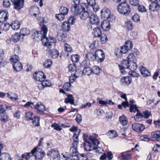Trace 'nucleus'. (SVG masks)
Here are the masks:
<instances>
[{
	"label": "nucleus",
	"mask_w": 160,
	"mask_h": 160,
	"mask_svg": "<svg viewBox=\"0 0 160 160\" xmlns=\"http://www.w3.org/2000/svg\"><path fill=\"white\" fill-rule=\"evenodd\" d=\"M130 111L131 112H137L136 115L134 116V118L135 120L137 121L138 119L140 118L144 117L145 118H148L151 115V112L148 111H146L142 113H141L138 109L136 105H130Z\"/></svg>",
	"instance_id": "nucleus-2"
},
{
	"label": "nucleus",
	"mask_w": 160,
	"mask_h": 160,
	"mask_svg": "<svg viewBox=\"0 0 160 160\" xmlns=\"http://www.w3.org/2000/svg\"><path fill=\"white\" fill-rule=\"evenodd\" d=\"M132 81V78L130 77H123L121 78L120 83L123 85L128 86L131 83Z\"/></svg>",
	"instance_id": "nucleus-14"
},
{
	"label": "nucleus",
	"mask_w": 160,
	"mask_h": 160,
	"mask_svg": "<svg viewBox=\"0 0 160 160\" xmlns=\"http://www.w3.org/2000/svg\"><path fill=\"white\" fill-rule=\"evenodd\" d=\"M80 18L82 20H86L89 16L88 12L86 11H81L79 13Z\"/></svg>",
	"instance_id": "nucleus-28"
},
{
	"label": "nucleus",
	"mask_w": 160,
	"mask_h": 160,
	"mask_svg": "<svg viewBox=\"0 0 160 160\" xmlns=\"http://www.w3.org/2000/svg\"><path fill=\"white\" fill-rule=\"evenodd\" d=\"M127 49L129 50L131 49L132 47V44L131 41H127L125 43V45H124Z\"/></svg>",
	"instance_id": "nucleus-58"
},
{
	"label": "nucleus",
	"mask_w": 160,
	"mask_h": 160,
	"mask_svg": "<svg viewBox=\"0 0 160 160\" xmlns=\"http://www.w3.org/2000/svg\"><path fill=\"white\" fill-rule=\"evenodd\" d=\"M3 146H0V159L1 160H11L10 155L7 153H1V150L2 149Z\"/></svg>",
	"instance_id": "nucleus-21"
},
{
	"label": "nucleus",
	"mask_w": 160,
	"mask_h": 160,
	"mask_svg": "<svg viewBox=\"0 0 160 160\" xmlns=\"http://www.w3.org/2000/svg\"><path fill=\"white\" fill-rule=\"evenodd\" d=\"M115 53L118 58L121 57L123 54L121 49L118 48L115 49Z\"/></svg>",
	"instance_id": "nucleus-49"
},
{
	"label": "nucleus",
	"mask_w": 160,
	"mask_h": 160,
	"mask_svg": "<svg viewBox=\"0 0 160 160\" xmlns=\"http://www.w3.org/2000/svg\"><path fill=\"white\" fill-rule=\"evenodd\" d=\"M87 58H92L96 60L98 62H102L105 59L104 53L103 51L101 50H98L95 52V54L92 52H89L86 55Z\"/></svg>",
	"instance_id": "nucleus-3"
},
{
	"label": "nucleus",
	"mask_w": 160,
	"mask_h": 160,
	"mask_svg": "<svg viewBox=\"0 0 160 160\" xmlns=\"http://www.w3.org/2000/svg\"><path fill=\"white\" fill-rule=\"evenodd\" d=\"M89 20L91 24L96 25H98L99 22L98 17L94 14H92L90 16Z\"/></svg>",
	"instance_id": "nucleus-18"
},
{
	"label": "nucleus",
	"mask_w": 160,
	"mask_h": 160,
	"mask_svg": "<svg viewBox=\"0 0 160 160\" xmlns=\"http://www.w3.org/2000/svg\"><path fill=\"white\" fill-rule=\"evenodd\" d=\"M21 37V36L19 33H16L12 35L11 39L13 42H16L20 40Z\"/></svg>",
	"instance_id": "nucleus-35"
},
{
	"label": "nucleus",
	"mask_w": 160,
	"mask_h": 160,
	"mask_svg": "<svg viewBox=\"0 0 160 160\" xmlns=\"http://www.w3.org/2000/svg\"><path fill=\"white\" fill-rule=\"evenodd\" d=\"M77 142L72 143V146L71 147L69 152L71 155L73 157H77L78 154V145H77Z\"/></svg>",
	"instance_id": "nucleus-9"
},
{
	"label": "nucleus",
	"mask_w": 160,
	"mask_h": 160,
	"mask_svg": "<svg viewBox=\"0 0 160 160\" xmlns=\"http://www.w3.org/2000/svg\"><path fill=\"white\" fill-rule=\"evenodd\" d=\"M101 26L102 29L106 31L109 30L110 27V22L108 20H104L102 22Z\"/></svg>",
	"instance_id": "nucleus-24"
},
{
	"label": "nucleus",
	"mask_w": 160,
	"mask_h": 160,
	"mask_svg": "<svg viewBox=\"0 0 160 160\" xmlns=\"http://www.w3.org/2000/svg\"><path fill=\"white\" fill-rule=\"evenodd\" d=\"M51 127L53 128L55 130L58 131H60L62 129V128L60 126H59L58 124L56 123H53L51 125Z\"/></svg>",
	"instance_id": "nucleus-60"
},
{
	"label": "nucleus",
	"mask_w": 160,
	"mask_h": 160,
	"mask_svg": "<svg viewBox=\"0 0 160 160\" xmlns=\"http://www.w3.org/2000/svg\"><path fill=\"white\" fill-rule=\"evenodd\" d=\"M85 142L84 144V149L87 151H90L93 150L94 149V147H96V145L95 146L93 145L92 143H91L90 142L87 140H84Z\"/></svg>",
	"instance_id": "nucleus-15"
},
{
	"label": "nucleus",
	"mask_w": 160,
	"mask_h": 160,
	"mask_svg": "<svg viewBox=\"0 0 160 160\" xmlns=\"http://www.w3.org/2000/svg\"><path fill=\"white\" fill-rule=\"evenodd\" d=\"M62 28L66 31H69L70 29V27L69 23L67 22H64L62 25Z\"/></svg>",
	"instance_id": "nucleus-46"
},
{
	"label": "nucleus",
	"mask_w": 160,
	"mask_h": 160,
	"mask_svg": "<svg viewBox=\"0 0 160 160\" xmlns=\"http://www.w3.org/2000/svg\"><path fill=\"white\" fill-rule=\"evenodd\" d=\"M34 108L38 114L41 115L44 114V112L45 110V107L42 103L38 102L34 106Z\"/></svg>",
	"instance_id": "nucleus-8"
},
{
	"label": "nucleus",
	"mask_w": 160,
	"mask_h": 160,
	"mask_svg": "<svg viewBox=\"0 0 160 160\" xmlns=\"http://www.w3.org/2000/svg\"><path fill=\"white\" fill-rule=\"evenodd\" d=\"M122 160H130L131 158V154L126 152H122L120 154Z\"/></svg>",
	"instance_id": "nucleus-34"
},
{
	"label": "nucleus",
	"mask_w": 160,
	"mask_h": 160,
	"mask_svg": "<svg viewBox=\"0 0 160 160\" xmlns=\"http://www.w3.org/2000/svg\"><path fill=\"white\" fill-rule=\"evenodd\" d=\"M92 72V69L90 67H88L84 68L83 71V73L85 75H90Z\"/></svg>",
	"instance_id": "nucleus-44"
},
{
	"label": "nucleus",
	"mask_w": 160,
	"mask_h": 160,
	"mask_svg": "<svg viewBox=\"0 0 160 160\" xmlns=\"http://www.w3.org/2000/svg\"><path fill=\"white\" fill-rule=\"evenodd\" d=\"M8 97L13 101H16L18 99V96L14 93L10 92L7 93Z\"/></svg>",
	"instance_id": "nucleus-36"
},
{
	"label": "nucleus",
	"mask_w": 160,
	"mask_h": 160,
	"mask_svg": "<svg viewBox=\"0 0 160 160\" xmlns=\"http://www.w3.org/2000/svg\"><path fill=\"white\" fill-rule=\"evenodd\" d=\"M13 67L14 70L17 72L20 71L22 69L21 63L20 62L13 63Z\"/></svg>",
	"instance_id": "nucleus-33"
},
{
	"label": "nucleus",
	"mask_w": 160,
	"mask_h": 160,
	"mask_svg": "<svg viewBox=\"0 0 160 160\" xmlns=\"http://www.w3.org/2000/svg\"><path fill=\"white\" fill-rule=\"evenodd\" d=\"M11 2L13 5L14 8L19 10L23 7L24 0H11Z\"/></svg>",
	"instance_id": "nucleus-7"
},
{
	"label": "nucleus",
	"mask_w": 160,
	"mask_h": 160,
	"mask_svg": "<svg viewBox=\"0 0 160 160\" xmlns=\"http://www.w3.org/2000/svg\"><path fill=\"white\" fill-rule=\"evenodd\" d=\"M29 30L28 29L25 28H22L21 29L20 32L19 33L21 36L22 35L23 36H27L29 35Z\"/></svg>",
	"instance_id": "nucleus-38"
},
{
	"label": "nucleus",
	"mask_w": 160,
	"mask_h": 160,
	"mask_svg": "<svg viewBox=\"0 0 160 160\" xmlns=\"http://www.w3.org/2000/svg\"><path fill=\"white\" fill-rule=\"evenodd\" d=\"M87 3L90 6H92L93 10L97 11L99 8L98 5L96 3L95 0H87Z\"/></svg>",
	"instance_id": "nucleus-23"
},
{
	"label": "nucleus",
	"mask_w": 160,
	"mask_h": 160,
	"mask_svg": "<svg viewBox=\"0 0 160 160\" xmlns=\"http://www.w3.org/2000/svg\"><path fill=\"white\" fill-rule=\"evenodd\" d=\"M0 120L3 123H5L8 120V117L5 112H0Z\"/></svg>",
	"instance_id": "nucleus-32"
},
{
	"label": "nucleus",
	"mask_w": 160,
	"mask_h": 160,
	"mask_svg": "<svg viewBox=\"0 0 160 160\" xmlns=\"http://www.w3.org/2000/svg\"><path fill=\"white\" fill-rule=\"evenodd\" d=\"M99 42L97 40L93 41L89 46V48L92 49L98 48L99 46Z\"/></svg>",
	"instance_id": "nucleus-47"
},
{
	"label": "nucleus",
	"mask_w": 160,
	"mask_h": 160,
	"mask_svg": "<svg viewBox=\"0 0 160 160\" xmlns=\"http://www.w3.org/2000/svg\"><path fill=\"white\" fill-rule=\"evenodd\" d=\"M33 114L32 112H27L25 114L26 118L28 120H31L32 119V115Z\"/></svg>",
	"instance_id": "nucleus-55"
},
{
	"label": "nucleus",
	"mask_w": 160,
	"mask_h": 160,
	"mask_svg": "<svg viewBox=\"0 0 160 160\" xmlns=\"http://www.w3.org/2000/svg\"><path fill=\"white\" fill-rule=\"evenodd\" d=\"M31 154H32V151L31 152L29 153H25L22 155L21 159L23 160H28V158H29V155Z\"/></svg>",
	"instance_id": "nucleus-52"
},
{
	"label": "nucleus",
	"mask_w": 160,
	"mask_h": 160,
	"mask_svg": "<svg viewBox=\"0 0 160 160\" xmlns=\"http://www.w3.org/2000/svg\"><path fill=\"white\" fill-rule=\"evenodd\" d=\"M68 12V9L65 7H61L60 9V12L64 15H67Z\"/></svg>",
	"instance_id": "nucleus-48"
},
{
	"label": "nucleus",
	"mask_w": 160,
	"mask_h": 160,
	"mask_svg": "<svg viewBox=\"0 0 160 160\" xmlns=\"http://www.w3.org/2000/svg\"><path fill=\"white\" fill-rule=\"evenodd\" d=\"M135 56L133 53H131L128 55L127 58L128 61H133L135 60Z\"/></svg>",
	"instance_id": "nucleus-59"
},
{
	"label": "nucleus",
	"mask_w": 160,
	"mask_h": 160,
	"mask_svg": "<svg viewBox=\"0 0 160 160\" xmlns=\"http://www.w3.org/2000/svg\"><path fill=\"white\" fill-rule=\"evenodd\" d=\"M71 59L72 62H77L79 59V56L77 54L73 55L71 56Z\"/></svg>",
	"instance_id": "nucleus-51"
},
{
	"label": "nucleus",
	"mask_w": 160,
	"mask_h": 160,
	"mask_svg": "<svg viewBox=\"0 0 160 160\" xmlns=\"http://www.w3.org/2000/svg\"><path fill=\"white\" fill-rule=\"evenodd\" d=\"M33 124L35 126H38L39 125V117L38 116H34L32 120Z\"/></svg>",
	"instance_id": "nucleus-40"
},
{
	"label": "nucleus",
	"mask_w": 160,
	"mask_h": 160,
	"mask_svg": "<svg viewBox=\"0 0 160 160\" xmlns=\"http://www.w3.org/2000/svg\"><path fill=\"white\" fill-rule=\"evenodd\" d=\"M48 28L45 25H43L40 32L36 31L34 32L32 36L34 39L38 38V40H41L43 45L48 48V51L54 46L56 42V39L54 37H49L46 38Z\"/></svg>",
	"instance_id": "nucleus-1"
},
{
	"label": "nucleus",
	"mask_w": 160,
	"mask_h": 160,
	"mask_svg": "<svg viewBox=\"0 0 160 160\" xmlns=\"http://www.w3.org/2000/svg\"><path fill=\"white\" fill-rule=\"evenodd\" d=\"M119 121L123 125L125 126L128 123V120L127 118L124 115H122L120 117Z\"/></svg>",
	"instance_id": "nucleus-42"
},
{
	"label": "nucleus",
	"mask_w": 160,
	"mask_h": 160,
	"mask_svg": "<svg viewBox=\"0 0 160 160\" xmlns=\"http://www.w3.org/2000/svg\"><path fill=\"white\" fill-rule=\"evenodd\" d=\"M122 66L126 69H130L131 71L134 70L137 68L136 63L134 61H128L126 60L122 61Z\"/></svg>",
	"instance_id": "nucleus-6"
},
{
	"label": "nucleus",
	"mask_w": 160,
	"mask_h": 160,
	"mask_svg": "<svg viewBox=\"0 0 160 160\" xmlns=\"http://www.w3.org/2000/svg\"><path fill=\"white\" fill-rule=\"evenodd\" d=\"M79 160H88V158L87 156L83 154H81L78 157Z\"/></svg>",
	"instance_id": "nucleus-64"
},
{
	"label": "nucleus",
	"mask_w": 160,
	"mask_h": 160,
	"mask_svg": "<svg viewBox=\"0 0 160 160\" xmlns=\"http://www.w3.org/2000/svg\"><path fill=\"white\" fill-rule=\"evenodd\" d=\"M4 52L3 49H0V66H4L7 64L6 61L3 59Z\"/></svg>",
	"instance_id": "nucleus-27"
},
{
	"label": "nucleus",
	"mask_w": 160,
	"mask_h": 160,
	"mask_svg": "<svg viewBox=\"0 0 160 160\" xmlns=\"http://www.w3.org/2000/svg\"><path fill=\"white\" fill-rule=\"evenodd\" d=\"M50 54L52 58H55L58 57L59 52L56 50L53 49L51 51L50 50Z\"/></svg>",
	"instance_id": "nucleus-39"
},
{
	"label": "nucleus",
	"mask_w": 160,
	"mask_h": 160,
	"mask_svg": "<svg viewBox=\"0 0 160 160\" xmlns=\"http://www.w3.org/2000/svg\"><path fill=\"white\" fill-rule=\"evenodd\" d=\"M9 16L8 12L6 11L0 10V22H3L6 21Z\"/></svg>",
	"instance_id": "nucleus-16"
},
{
	"label": "nucleus",
	"mask_w": 160,
	"mask_h": 160,
	"mask_svg": "<svg viewBox=\"0 0 160 160\" xmlns=\"http://www.w3.org/2000/svg\"><path fill=\"white\" fill-rule=\"evenodd\" d=\"M140 72L141 74L144 77L150 76L151 73L144 67L141 66L140 68Z\"/></svg>",
	"instance_id": "nucleus-30"
},
{
	"label": "nucleus",
	"mask_w": 160,
	"mask_h": 160,
	"mask_svg": "<svg viewBox=\"0 0 160 160\" xmlns=\"http://www.w3.org/2000/svg\"><path fill=\"white\" fill-rule=\"evenodd\" d=\"M71 11L74 15H77L81 11L80 5L73 4L71 7Z\"/></svg>",
	"instance_id": "nucleus-17"
},
{
	"label": "nucleus",
	"mask_w": 160,
	"mask_h": 160,
	"mask_svg": "<svg viewBox=\"0 0 160 160\" xmlns=\"http://www.w3.org/2000/svg\"><path fill=\"white\" fill-rule=\"evenodd\" d=\"M9 26L11 27L14 30H17L20 27V24L18 21L13 22L10 24H8V27Z\"/></svg>",
	"instance_id": "nucleus-31"
},
{
	"label": "nucleus",
	"mask_w": 160,
	"mask_h": 160,
	"mask_svg": "<svg viewBox=\"0 0 160 160\" xmlns=\"http://www.w3.org/2000/svg\"><path fill=\"white\" fill-rule=\"evenodd\" d=\"M66 95L67 98L65 99V103L66 104L69 103L71 104H73L74 103L73 97L71 94H67Z\"/></svg>",
	"instance_id": "nucleus-29"
},
{
	"label": "nucleus",
	"mask_w": 160,
	"mask_h": 160,
	"mask_svg": "<svg viewBox=\"0 0 160 160\" xmlns=\"http://www.w3.org/2000/svg\"><path fill=\"white\" fill-rule=\"evenodd\" d=\"M117 10L118 12L123 15L129 14L131 11L129 6L125 2H121L118 5Z\"/></svg>",
	"instance_id": "nucleus-5"
},
{
	"label": "nucleus",
	"mask_w": 160,
	"mask_h": 160,
	"mask_svg": "<svg viewBox=\"0 0 160 160\" xmlns=\"http://www.w3.org/2000/svg\"><path fill=\"white\" fill-rule=\"evenodd\" d=\"M100 70V68L98 66H95L92 69V72L95 74L98 75L99 74Z\"/></svg>",
	"instance_id": "nucleus-54"
},
{
	"label": "nucleus",
	"mask_w": 160,
	"mask_h": 160,
	"mask_svg": "<svg viewBox=\"0 0 160 160\" xmlns=\"http://www.w3.org/2000/svg\"><path fill=\"white\" fill-rule=\"evenodd\" d=\"M101 40L102 43H105L107 41L108 38L106 34L102 33L100 36Z\"/></svg>",
	"instance_id": "nucleus-57"
},
{
	"label": "nucleus",
	"mask_w": 160,
	"mask_h": 160,
	"mask_svg": "<svg viewBox=\"0 0 160 160\" xmlns=\"http://www.w3.org/2000/svg\"><path fill=\"white\" fill-rule=\"evenodd\" d=\"M62 155L64 158L63 160H68L71 156L70 154H69L67 152L62 153Z\"/></svg>",
	"instance_id": "nucleus-61"
},
{
	"label": "nucleus",
	"mask_w": 160,
	"mask_h": 160,
	"mask_svg": "<svg viewBox=\"0 0 160 160\" xmlns=\"http://www.w3.org/2000/svg\"><path fill=\"white\" fill-rule=\"evenodd\" d=\"M41 84L43 87L42 88H43L44 87H49L51 85V83L48 80H43L41 82Z\"/></svg>",
	"instance_id": "nucleus-50"
},
{
	"label": "nucleus",
	"mask_w": 160,
	"mask_h": 160,
	"mask_svg": "<svg viewBox=\"0 0 160 160\" xmlns=\"http://www.w3.org/2000/svg\"><path fill=\"white\" fill-rule=\"evenodd\" d=\"M152 138H155L158 141H160V131H157L151 133Z\"/></svg>",
	"instance_id": "nucleus-37"
},
{
	"label": "nucleus",
	"mask_w": 160,
	"mask_h": 160,
	"mask_svg": "<svg viewBox=\"0 0 160 160\" xmlns=\"http://www.w3.org/2000/svg\"><path fill=\"white\" fill-rule=\"evenodd\" d=\"M160 7V4L156 2L155 0L149 5V9L151 11L154 12L158 10Z\"/></svg>",
	"instance_id": "nucleus-22"
},
{
	"label": "nucleus",
	"mask_w": 160,
	"mask_h": 160,
	"mask_svg": "<svg viewBox=\"0 0 160 160\" xmlns=\"http://www.w3.org/2000/svg\"><path fill=\"white\" fill-rule=\"evenodd\" d=\"M34 79L37 81H39L41 82L44 80L46 78V76L41 71H39L38 72H35L33 75Z\"/></svg>",
	"instance_id": "nucleus-11"
},
{
	"label": "nucleus",
	"mask_w": 160,
	"mask_h": 160,
	"mask_svg": "<svg viewBox=\"0 0 160 160\" xmlns=\"http://www.w3.org/2000/svg\"><path fill=\"white\" fill-rule=\"evenodd\" d=\"M19 57L17 55H14L12 57L10 58V61L12 62L13 63H16V62H18Z\"/></svg>",
	"instance_id": "nucleus-56"
},
{
	"label": "nucleus",
	"mask_w": 160,
	"mask_h": 160,
	"mask_svg": "<svg viewBox=\"0 0 160 160\" xmlns=\"http://www.w3.org/2000/svg\"><path fill=\"white\" fill-rule=\"evenodd\" d=\"M77 131H78V132H77V133L75 132L74 133L73 136V141L72 143H74L75 142H77V145H78V137L79 135V134L81 130L80 129H78L77 130Z\"/></svg>",
	"instance_id": "nucleus-43"
},
{
	"label": "nucleus",
	"mask_w": 160,
	"mask_h": 160,
	"mask_svg": "<svg viewBox=\"0 0 160 160\" xmlns=\"http://www.w3.org/2000/svg\"><path fill=\"white\" fill-rule=\"evenodd\" d=\"M124 26L127 29L130 30L132 29L133 27V24L130 21H128L125 22Z\"/></svg>",
	"instance_id": "nucleus-45"
},
{
	"label": "nucleus",
	"mask_w": 160,
	"mask_h": 160,
	"mask_svg": "<svg viewBox=\"0 0 160 160\" xmlns=\"http://www.w3.org/2000/svg\"><path fill=\"white\" fill-rule=\"evenodd\" d=\"M47 155L48 156L52 157L53 159H55L58 158L59 153L57 149H52L49 151Z\"/></svg>",
	"instance_id": "nucleus-19"
},
{
	"label": "nucleus",
	"mask_w": 160,
	"mask_h": 160,
	"mask_svg": "<svg viewBox=\"0 0 160 160\" xmlns=\"http://www.w3.org/2000/svg\"><path fill=\"white\" fill-rule=\"evenodd\" d=\"M52 64L51 60L48 59L45 61L43 63V66L46 68H48L51 67Z\"/></svg>",
	"instance_id": "nucleus-53"
},
{
	"label": "nucleus",
	"mask_w": 160,
	"mask_h": 160,
	"mask_svg": "<svg viewBox=\"0 0 160 160\" xmlns=\"http://www.w3.org/2000/svg\"><path fill=\"white\" fill-rule=\"evenodd\" d=\"M108 136L110 138H113L118 136L117 132L114 130L109 131L108 133Z\"/></svg>",
	"instance_id": "nucleus-41"
},
{
	"label": "nucleus",
	"mask_w": 160,
	"mask_h": 160,
	"mask_svg": "<svg viewBox=\"0 0 160 160\" xmlns=\"http://www.w3.org/2000/svg\"><path fill=\"white\" fill-rule=\"evenodd\" d=\"M132 129L137 132L143 131L145 129V126L143 124L138 123H134L132 124Z\"/></svg>",
	"instance_id": "nucleus-12"
},
{
	"label": "nucleus",
	"mask_w": 160,
	"mask_h": 160,
	"mask_svg": "<svg viewBox=\"0 0 160 160\" xmlns=\"http://www.w3.org/2000/svg\"><path fill=\"white\" fill-rule=\"evenodd\" d=\"M68 69L70 72H74L76 71V66L75 64H70L68 66Z\"/></svg>",
	"instance_id": "nucleus-63"
},
{
	"label": "nucleus",
	"mask_w": 160,
	"mask_h": 160,
	"mask_svg": "<svg viewBox=\"0 0 160 160\" xmlns=\"http://www.w3.org/2000/svg\"><path fill=\"white\" fill-rule=\"evenodd\" d=\"M57 37L59 41L64 42L66 38V34L63 30H60L58 32Z\"/></svg>",
	"instance_id": "nucleus-20"
},
{
	"label": "nucleus",
	"mask_w": 160,
	"mask_h": 160,
	"mask_svg": "<svg viewBox=\"0 0 160 160\" xmlns=\"http://www.w3.org/2000/svg\"><path fill=\"white\" fill-rule=\"evenodd\" d=\"M92 32L93 35L95 37H99L102 34L101 29L98 28H93Z\"/></svg>",
	"instance_id": "nucleus-26"
},
{
	"label": "nucleus",
	"mask_w": 160,
	"mask_h": 160,
	"mask_svg": "<svg viewBox=\"0 0 160 160\" xmlns=\"http://www.w3.org/2000/svg\"><path fill=\"white\" fill-rule=\"evenodd\" d=\"M32 154H35L36 155H38L39 154L40 155V158H42L46 155L45 152L42 150L38 148V147H36L32 150ZM39 159L40 157L38 158Z\"/></svg>",
	"instance_id": "nucleus-13"
},
{
	"label": "nucleus",
	"mask_w": 160,
	"mask_h": 160,
	"mask_svg": "<svg viewBox=\"0 0 160 160\" xmlns=\"http://www.w3.org/2000/svg\"><path fill=\"white\" fill-rule=\"evenodd\" d=\"M102 18L105 19H108L111 16V12L110 10L106 8H103L101 11Z\"/></svg>",
	"instance_id": "nucleus-10"
},
{
	"label": "nucleus",
	"mask_w": 160,
	"mask_h": 160,
	"mask_svg": "<svg viewBox=\"0 0 160 160\" xmlns=\"http://www.w3.org/2000/svg\"><path fill=\"white\" fill-rule=\"evenodd\" d=\"M98 135L95 134H93L92 135L90 136L89 137V139L93 144V145H96V147H95L93 150H96V153H102L104 152L103 150L99 147L98 145L99 144V141L97 138Z\"/></svg>",
	"instance_id": "nucleus-4"
},
{
	"label": "nucleus",
	"mask_w": 160,
	"mask_h": 160,
	"mask_svg": "<svg viewBox=\"0 0 160 160\" xmlns=\"http://www.w3.org/2000/svg\"><path fill=\"white\" fill-rule=\"evenodd\" d=\"M30 14L34 17H36L39 13V8L37 6H32L29 9Z\"/></svg>",
	"instance_id": "nucleus-25"
},
{
	"label": "nucleus",
	"mask_w": 160,
	"mask_h": 160,
	"mask_svg": "<svg viewBox=\"0 0 160 160\" xmlns=\"http://www.w3.org/2000/svg\"><path fill=\"white\" fill-rule=\"evenodd\" d=\"M71 84L70 83L67 82L65 83L63 85V88L64 89L67 91L70 90L71 89Z\"/></svg>",
	"instance_id": "nucleus-62"
}]
</instances>
